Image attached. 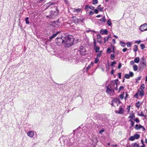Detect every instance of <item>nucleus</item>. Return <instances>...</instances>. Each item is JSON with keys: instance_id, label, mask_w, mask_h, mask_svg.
Segmentation results:
<instances>
[{"instance_id": "32", "label": "nucleus", "mask_w": 147, "mask_h": 147, "mask_svg": "<svg viewBox=\"0 0 147 147\" xmlns=\"http://www.w3.org/2000/svg\"><path fill=\"white\" fill-rule=\"evenodd\" d=\"M29 18L28 17H27L25 18V22L26 24H30V22L29 21Z\"/></svg>"}, {"instance_id": "8", "label": "nucleus", "mask_w": 147, "mask_h": 147, "mask_svg": "<svg viewBox=\"0 0 147 147\" xmlns=\"http://www.w3.org/2000/svg\"><path fill=\"white\" fill-rule=\"evenodd\" d=\"M74 135V134L73 133H72L71 134L70 136L72 137H70L69 139V143H70L71 144H73L74 142V139L73 137V136Z\"/></svg>"}, {"instance_id": "1", "label": "nucleus", "mask_w": 147, "mask_h": 147, "mask_svg": "<svg viewBox=\"0 0 147 147\" xmlns=\"http://www.w3.org/2000/svg\"><path fill=\"white\" fill-rule=\"evenodd\" d=\"M64 43L67 45L71 46L73 44L72 41H73V39L71 38L69 36H67L65 37H64Z\"/></svg>"}, {"instance_id": "10", "label": "nucleus", "mask_w": 147, "mask_h": 147, "mask_svg": "<svg viewBox=\"0 0 147 147\" xmlns=\"http://www.w3.org/2000/svg\"><path fill=\"white\" fill-rule=\"evenodd\" d=\"M112 101H113V102L116 103L117 105V106H118L119 104L121 103V101L118 98H115L113 99Z\"/></svg>"}, {"instance_id": "29", "label": "nucleus", "mask_w": 147, "mask_h": 147, "mask_svg": "<svg viewBox=\"0 0 147 147\" xmlns=\"http://www.w3.org/2000/svg\"><path fill=\"white\" fill-rule=\"evenodd\" d=\"M134 49H133L135 53H136V51L138 50V46L136 45H135L134 46Z\"/></svg>"}, {"instance_id": "6", "label": "nucleus", "mask_w": 147, "mask_h": 147, "mask_svg": "<svg viewBox=\"0 0 147 147\" xmlns=\"http://www.w3.org/2000/svg\"><path fill=\"white\" fill-rule=\"evenodd\" d=\"M134 76V74L131 71H129V74H126L125 75L124 78L129 79L130 77H132Z\"/></svg>"}, {"instance_id": "38", "label": "nucleus", "mask_w": 147, "mask_h": 147, "mask_svg": "<svg viewBox=\"0 0 147 147\" xmlns=\"http://www.w3.org/2000/svg\"><path fill=\"white\" fill-rule=\"evenodd\" d=\"M100 21L101 22H105V17H103L100 19Z\"/></svg>"}, {"instance_id": "17", "label": "nucleus", "mask_w": 147, "mask_h": 147, "mask_svg": "<svg viewBox=\"0 0 147 147\" xmlns=\"http://www.w3.org/2000/svg\"><path fill=\"white\" fill-rule=\"evenodd\" d=\"M51 6L49 2L47 3L44 5L43 7L45 8L44 10H45Z\"/></svg>"}, {"instance_id": "5", "label": "nucleus", "mask_w": 147, "mask_h": 147, "mask_svg": "<svg viewBox=\"0 0 147 147\" xmlns=\"http://www.w3.org/2000/svg\"><path fill=\"white\" fill-rule=\"evenodd\" d=\"M139 29L142 32L147 30V24L144 23L141 25Z\"/></svg>"}, {"instance_id": "14", "label": "nucleus", "mask_w": 147, "mask_h": 147, "mask_svg": "<svg viewBox=\"0 0 147 147\" xmlns=\"http://www.w3.org/2000/svg\"><path fill=\"white\" fill-rule=\"evenodd\" d=\"M73 19L74 21V22L76 24L79 23V20L77 18L76 16H74L73 17Z\"/></svg>"}, {"instance_id": "64", "label": "nucleus", "mask_w": 147, "mask_h": 147, "mask_svg": "<svg viewBox=\"0 0 147 147\" xmlns=\"http://www.w3.org/2000/svg\"><path fill=\"white\" fill-rule=\"evenodd\" d=\"M127 50V48H124V49H123L122 51L123 52H126Z\"/></svg>"}, {"instance_id": "43", "label": "nucleus", "mask_w": 147, "mask_h": 147, "mask_svg": "<svg viewBox=\"0 0 147 147\" xmlns=\"http://www.w3.org/2000/svg\"><path fill=\"white\" fill-rule=\"evenodd\" d=\"M97 37L98 40L100 39L101 38V35L100 34H98L97 36ZM98 42H99V40H98Z\"/></svg>"}, {"instance_id": "62", "label": "nucleus", "mask_w": 147, "mask_h": 147, "mask_svg": "<svg viewBox=\"0 0 147 147\" xmlns=\"http://www.w3.org/2000/svg\"><path fill=\"white\" fill-rule=\"evenodd\" d=\"M108 40V38H104V43H105Z\"/></svg>"}, {"instance_id": "7", "label": "nucleus", "mask_w": 147, "mask_h": 147, "mask_svg": "<svg viewBox=\"0 0 147 147\" xmlns=\"http://www.w3.org/2000/svg\"><path fill=\"white\" fill-rule=\"evenodd\" d=\"M60 31H58L56 33L53 34L51 36L49 37L48 40L51 41L53 39L56 37L58 34L60 33Z\"/></svg>"}, {"instance_id": "61", "label": "nucleus", "mask_w": 147, "mask_h": 147, "mask_svg": "<svg viewBox=\"0 0 147 147\" xmlns=\"http://www.w3.org/2000/svg\"><path fill=\"white\" fill-rule=\"evenodd\" d=\"M105 130L104 129H102L100 131V132H99V133L100 134H102V133Z\"/></svg>"}, {"instance_id": "25", "label": "nucleus", "mask_w": 147, "mask_h": 147, "mask_svg": "<svg viewBox=\"0 0 147 147\" xmlns=\"http://www.w3.org/2000/svg\"><path fill=\"white\" fill-rule=\"evenodd\" d=\"M135 62L138 63L140 61V58L138 57H137L135 58L134 59Z\"/></svg>"}, {"instance_id": "35", "label": "nucleus", "mask_w": 147, "mask_h": 147, "mask_svg": "<svg viewBox=\"0 0 147 147\" xmlns=\"http://www.w3.org/2000/svg\"><path fill=\"white\" fill-rule=\"evenodd\" d=\"M134 70V71H136L138 70V66L137 65H134L133 67Z\"/></svg>"}, {"instance_id": "56", "label": "nucleus", "mask_w": 147, "mask_h": 147, "mask_svg": "<svg viewBox=\"0 0 147 147\" xmlns=\"http://www.w3.org/2000/svg\"><path fill=\"white\" fill-rule=\"evenodd\" d=\"M121 73H119L118 74V76L119 79L121 78Z\"/></svg>"}, {"instance_id": "63", "label": "nucleus", "mask_w": 147, "mask_h": 147, "mask_svg": "<svg viewBox=\"0 0 147 147\" xmlns=\"http://www.w3.org/2000/svg\"><path fill=\"white\" fill-rule=\"evenodd\" d=\"M61 58L62 59H63L64 60H65L67 59V58H66V57H61Z\"/></svg>"}, {"instance_id": "9", "label": "nucleus", "mask_w": 147, "mask_h": 147, "mask_svg": "<svg viewBox=\"0 0 147 147\" xmlns=\"http://www.w3.org/2000/svg\"><path fill=\"white\" fill-rule=\"evenodd\" d=\"M124 112V109L122 108L121 107H120L119 108V110L118 111H115V112L116 113L119 114H123Z\"/></svg>"}, {"instance_id": "19", "label": "nucleus", "mask_w": 147, "mask_h": 147, "mask_svg": "<svg viewBox=\"0 0 147 147\" xmlns=\"http://www.w3.org/2000/svg\"><path fill=\"white\" fill-rule=\"evenodd\" d=\"M94 49L95 50V52H96L98 53L99 51L100 48L96 46L95 47H94Z\"/></svg>"}, {"instance_id": "4", "label": "nucleus", "mask_w": 147, "mask_h": 147, "mask_svg": "<svg viewBox=\"0 0 147 147\" xmlns=\"http://www.w3.org/2000/svg\"><path fill=\"white\" fill-rule=\"evenodd\" d=\"M79 51L80 54L81 55H85L86 54V51L85 46H81L80 48Z\"/></svg>"}, {"instance_id": "37", "label": "nucleus", "mask_w": 147, "mask_h": 147, "mask_svg": "<svg viewBox=\"0 0 147 147\" xmlns=\"http://www.w3.org/2000/svg\"><path fill=\"white\" fill-rule=\"evenodd\" d=\"M124 92H123L122 94H120L119 95V97L121 99H123L124 98Z\"/></svg>"}, {"instance_id": "27", "label": "nucleus", "mask_w": 147, "mask_h": 147, "mask_svg": "<svg viewBox=\"0 0 147 147\" xmlns=\"http://www.w3.org/2000/svg\"><path fill=\"white\" fill-rule=\"evenodd\" d=\"M134 138L135 139H138L139 138H140V136L139 134H135L134 136Z\"/></svg>"}, {"instance_id": "31", "label": "nucleus", "mask_w": 147, "mask_h": 147, "mask_svg": "<svg viewBox=\"0 0 147 147\" xmlns=\"http://www.w3.org/2000/svg\"><path fill=\"white\" fill-rule=\"evenodd\" d=\"M141 103H140L139 101L136 103L135 106L136 107L138 108H139L140 107V106L141 105Z\"/></svg>"}, {"instance_id": "55", "label": "nucleus", "mask_w": 147, "mask_h": 147, "mask_svg": "<svg viewBox=\"0 0 147 147\" xmlns=\"http://www.w3.org/2000/svg\"><path fill=\"white\" fill-rule=\"evenodd\" d=\"M124 88V87L123 86H120L119 89V91H120L122 89H123Z\"/></svg>"}, {"instance_id": "60", "label": "nucleus", "mask_w": 147, "mask_h": 147, "mask_svg": "<svg viewBox=\"0 0 147 147\" xmlns=\"http://www.w3.org/2000/svg\"><path fill=\"white\" fill-rule=\"evenodd\" d=\"M89 8V6L88 5H86L85 6V9L86 10L88 8Z\"/></svg>"}, {"instance_id": "46", "label": "nucleus", "mask_w": 147, "mask_h": 147, "mask_svg": "<svg viewBox=\"0 0 147 147\" xmlns=\"http://www.w3.org/2000/svg\"><path fill=\"white\" fill-rule=\"evenodd\" d=\"M111 58L112 60H113L115 58V55L113 54H112L111 55Z\"/></svg>"}, {"instance_id": "16", "label": "nucleus", "mask_w": 147, "mask_h": 147, "mask_svg": "<svg viewBox=\"0 0 147 147\" xmlns=\"http://www.w3.org/2000/svg\"><path fill=\"white\" fill-rule=\"evenodd\" d=\"M27 135L30 137H32L34 135V133L33 131H29L28 132Z\"/></svg>"}, {"instance_id": "28", "label": "nucleus", "mask_w": 147, "mask_h": 147, "mask_svg": "<svg viewBox=\"0 0 147 147\" xmlns=\"http://www.w3.org/2000/svg\"><path fill=\"white\" fill-rule=\"evenodd\" d=\"M129 121L131 122V123L130 124V125H131V127H130V128H131V127H133L134 125V122H133L131 120V119H129Z\"/></svg>"}, {"instance_id": "45", "label": "nucleus", "mask_w": 147, "mask_h": 147, "mask_svg": "<svg viewBox=\"0 0 147 147\" xmlns=\"http://www.w3.org/2000/svg\"><path fill=\"white\" fill-rule=\"evenodd\" d=\"M129 139L131 141H133L135 140V139L134 138V136H133L130 137Z\"/></svg>"}, {"instance_id": "57", "label": "nucleus", "mask_w": 147, "mask_h": 147, "mask_svg": "<svg viewBox=\"0 0 147 147\" xmlns=\"http://www.w3.org/2000/svg\"><path fill=\"white\" fill-rule=\"evenodd\" d=\"M94 12L96 14H98V9H96L94 10Z\"/></svg>"}, {"instance_id": "42", "label": "nucleus", "mask_w": 147, "mask_h": 147, "mask_svg": "<svg viewBox=\"0 0 147 147\" xmlns=\"http://www.w3.org/2000/svg\"><path fill=\"white\" fill-rule=\"evenodd\" d=\"M111 49L110 48H108L107 50V52L108 53H110L111 52Z\"/></svg>"}, {"instance_id": "11", "label": "nucleus", "mask_w": 147, "mask_h": 147, "mask_svg": "<svg viewBox=\"0 0 147 147\" xmlns=\"http://www.w3.org/2000/svg\"><path fill=\"white\" fill-rule=\"evenodd\" d=\"M59 20L58 19L56 21H54L53 24L55 28H58L59 26L60 23L59 22Z\"/></svg>"}, {"instance_id": "18", "label": "nucleus", "mask_w": 147, "mask_h": 147, "mask_svg": "<svg viewBox=\"0 0 147 147\" xmlns=\"http://www.w3.org/2000/svg\"><path fill=\"white\" fill-rule=\"evenodd\" d=\"M138 92H139V95L140 96L142 97L144 96V93L143 90H139Z\"/></svg>"}, {"instance_id": "22", "label": "nucleus", "mask_w": 147, "mask_h": 147, "mask_svg": "<svg viewBox=\"0 0 147 147\" xmlns=\"http://www.w3.org/2000/svg\"><path fill=\"white\" fill-rule=\"evenodd\" d=\"M140 125H142L140 124L136 125L135 127V129L137 130H139V129H140L141 128V127H140Z\"/></svg>"}, {"instance_id": "51", "label": "nucleus", "mask_w": 147, "mask_h": 147, "mask_svg": "<svg viewBox=\"0 0 147 147\" xmlns=\"http://www.w3.org/2000/svg\"><path fill=\"white\" fill-rule=\"evenodd\" d=\"M99 60V59H98V58H96L95 59L94 62L95 63H97L98 61Z\"/></svg>"}, {"instance_id": "50", "label": "nucleus", "mask_w": 147, "mask_h": 147, "mask_svg": "<svg viewBox=\"0 0 147 147\" xmlns=\"http://www.w3.org/2000/svg\"><path fill=\"white\" fill-rule=\"evenodd\" d=\"M94 14V12L93 11H90L89 13V15H92Z\"/></svg>"}, {"instance_id": "47", "label": "nucleus", "mask_w": 147, "mask_h": 147, "mask_svg": "<svg viewBox=\"0 0 147 147\" xmlns=\"http://www.w3.org/2000/svg\"><path fill=\"white\" fill-rule=\"evenodd\" d=\"M94 32V33L96 32L95 31L92 30H87L86 31V32L87 33H88V32Z\"/></svg>"}, {"instance_id": "20", "label": "nucleus", "mask_w": 147, "mask_h": 147, "mask_svg": "<svg viewBox=\"0 0 147 147\" xmlns=\"http://www.w3.org/2000/svg\"><path fill=\"white\" fill-rule=\"evenodd\" d=\"M142 61H141L142 64V65H146V60L144 58V57H143L142 58Z\"/></svg>"}, {"instance_id": "59", "label": "nucleus", "mask_w": 147, "mask_h": 147, "mask_svg": "<svg viewBox=\"0 0 147 147\" xmlns=\"http://www.w3.org/2000/svg\"><path fill=\"white\" fill-rule=\"evenodd\" d=\"M141 42V40H136L135 41V43L138 44H139Z\"/></svg>"}, {"instance_id": "36", "label": "nucleus", "mask_w": 147, "mask_h": 147, "mask_svg": "<svg viewBox=\"0 0 147 147\" xmlns=\"http://www.w3.org/2000/svg\"><path fill=\"white\" fill-rule=\"evenodd\" d=\"M120 44L123 47H124L125 46V43L123 41H121L120 42Z\"/></svg>"}, {"instance_id": "52", "label": "nucleus", "mask_w": 147, "mask_h": 147, "mask_svg": "<svg viewBox=\"0 0 147 147\" xmlns=\"http://www.w3.org/2000/svg\"><path fill=\"white\" fill-rule=\"evenodd\" d=\"M140 116H142V117H145V115H144V113L143 112L141 111L140 113Z\"/></svg>"}, {"instance_id": "49", "label": "nucleus", "mask_w": 147, "mask_h": 147, "mask_svg": "<svg viewBox=\"0 0 147 147\" xmlns=\"http://www.w3.org/2000/svg\"><path fill=\"white\" fill-rule=\"evenodd\" d=\"M139 92H137V93H136V94L135 95H134V96L136 98H138V96L139 95Z\"/></svg>"}, {"instance_id": "2", "label": "nucleus", "mask_w": 147, "mask_h": 147, "mask_svg": "<svg viewBox=\"0 0 147 147\" xmlns=\"http://www.w3.org/2000/svg\"><path fill=\"white\" fill-rule=\"evenodd\" d=\"M64 37H63L62 35L58 36L57 37L56 42L58 46H60L62 43H64Z\"/></svg>"}, {"instance_id": "54", "label": "nucleus", "mask_w": 147, "mask_h": 147, "mask_svg": "<svg viewBox=\"0 0 147 147\" xmlns=\"http://www.w3.org/2000/svg\"><path fill=\"white\" fill-rule=\"evenodd\" d=\"M89 8H90L91 10H93L94 9V7L92 6H89Z\"/></svg>"}, {"instance_id": "44", "label": "nucleus", "mask_w": 147, "mask_h": 147, "mask_svg": "<svg viewBox=\"0 0 147 147\" xmlns=\"http://www.w3.org/2000/svg\"><path fill=\"white\" fill-rule=\"evenodd\" d=\"M107 24L109 26H110L112 24L110 20H109L107 22Z\"/></svg>"}, {"instance_id": "12", "label": "nucleus", "mask_w": 147, "mask_h": 147, "mask_svg": "<svg viewBox=\"0 0 147 147\" xmlns=\"http://www.w3.org/2000/svg\"><path fill=\"white\" fill-rule=\"evenodd\" d=\"M92 141L95 143H97L98 142V140L96 136L95 135H93L92 136Z\"/></svg>"}, {"instance_id": "58", "label": "nucleus", "mask_w": 147, "mask_h": 147, "mask_svg": "<svg viewBox=\"0 0 147 147\" xmlns=\"http://www.w3.org/2000/svg\"><path fill=\"white\" fill-rule=\"evenodd\" d=\"M121 67V63H119V64L118 68L119 69H120Z\"/></svg>"}, {"instance_id": "13", "label": "nucleus", "mask_w": 147, "mask_h": 147, "mask_svg": "<svg viewBox=\"0 0 147 147\" xmlns=\"http://www.w3.org/2000/svg\"><path fill=\"white\" fill-rule=\"evenodd\" d=\"M100 33L102 34H107L108 33V31L106 29L104 30L102 29L100 30Z\"/></svg>"}, {"instance_id": "33", "label": "nucleus", "mask_w": 147, "mask_h": 147, "mask_svg": "<svg viewBox=\"0 0 147 147\" xmlns=\"http://www.w3.org/2000/svg\"><path fill=\"white\" fill-rule=\"evenodd\" d=\"M102 52V51H99L98 53L96 55V58H98L101 56Z\"/></svg>"}, {"instance_id": "48", "label": "nucleus", "mask_w": 147, "mask_h": 147, "mask_svg": "<svg viewBox=\"0 0 147 147\" xmlns=\"http://www.w3.org/2000/svg\"><path fill=\"white\" fill-rule=\"evenodd\" d=\"M116 64V62L115 61H113L111 62V66L112 67L113 66V65Z\"/></svg>"}, {"instance_id": "23", "label": "nucleus", "mask_w": 147, "mask_h": 147, "mask_svg": "<svg viewBox=\"0 0 147 147\" xmlns=\"http://www.w3.org/2000/svg\"><path fill=\"white\" fill-rule=\"evenodd\" d=\"M94 63L91 62L90 64L88 66L87 68V70H88L91 67H92L93 66Z\"/></svg>"}, {"instance_id": "34", "label": "nucleus", "mask_w": 147, "mask_h": 147, "mask_svg": "<svg viewBox=\"0 0 147 147\" xmlns=\"http://www.w3.org/2000/svg\"><path fill=\"white\" fill-rule=\"evenodd\" d=\"M144 84H142L140 86V89L141 90H143L145 88V86Z\"/></svg>"}, {"instance_id": "15", "label": "nucleus", "mask_w": 147, "mask_h": 147, "mask_svg": "<svg viewBox=\"0 0 147 147\" xmlns=\"http://www.w3.org/2000/svg\"><path fill=\"white\" fill-rule=\"evenodd\" d=\"M113 85L114 86V89L115 90H117V82L116 81H115L113 82Z\"/></svg>"}, {"instance_id": "24", "label": "nucleus", "mask_w": 147, "mask_h": 147, "mask_svg": "<svg viewBox=\"0 0 147 147\" xmlns=\"http://www.w3.org/2000/svg\"><path fill=\"white\" fill-rule=\"evenodd\" d=\"M45 0H39V1L37 3H38V6L41 5L42 4H43L44 1Z\"/></svg>"}, {"instance_id": "26", "label": "nucleus", "mask_w": 147, "mask_h": 147, "mask_svg": "<svg viewBox=\"0 0 147 147\" xmlns=\"http://www.w3.org/2000/svg\"><path fill=\"white\" fill-rule=\"evenodd\" d=\"M81 9L80 8H78L77 9H74L73 11L74 12H80L81 11Z\"/></svg>"}, {"instance_id": "3", "label": "nucleus", "mask_w": 147, "mask_h": 147, "mask_svg": "<svg viewBox=\"0 0 147 147\" xmlns=\"http://www.w3.org/2000/svg\"><path fill=\"white\" fill-rule=\"evenodd\" d=\"M106 88V92L108 94H111L112 91L114 92L113 89L112 88L111 85L110 84L108 85Z\"/></svg>"}, {"instance_id": "41", "label": "nucleus", "mask_w": 147, "mask_h": 147, "mask_svg": "<svg viewBox=\"0 0 147 147\" xmlns=\"http://www.w3.org/2000/svg\"><path fill=\"white\" fill-rule=\"evenodd\" d=\"M98 2L97 0H92V4L94 5L97 4Z\"/></svg>"}, {"instance_id": "30", "label": "nucleus", "mask_w": 147, "mask_h": 147, "mask_svg": "<svg viewBox=\"0 0 147 147\" xmlns=\"http://www.w3.org/2000/svg\"><path fill=\"white\" fill-rule=\"evenodd\" d=\"M100 6H101V5H98L97 6V9H98L100 11H103V7H100Z\"/></svg>"}, {"instance_id": "39", "label": "nucleus", "mask_w": 147, "mask_h": 147, "mask_svg": "<svg viewBox=\"0 0 147 147\" xmlns=\"http://www.w3.org/2000/svg\"><path fill=\"white\" fill-rule=\"evenodd\" d=\"M131 44V42H128L126 43V45L127 47H130Z\"/></svg>"}, {"instance_id": "53", "label": "nucleus", "mask_w": 147, "mask_h": 147, "mask_svg": "<svg viewBox=\"0 0 147 147\" xmlns=\"http://www.w3.org/2000/svg\"><path fill=\"white\" fill-rule=\"evenodd\" d=\"M135 121H136V122L137 123H138L140 122V120L138 118H137L136 119H135Z\"/></svg>"}, {"instance_id": "21", "label": "nucleus", "mask_w": 147, "mask_h": 147, "mask_svg": "<svg viewBox=\"0 0 147 147\" xmlns=\"http://www.w3.org/2000/svg\"><path fill=\"white\" fill-rule=\"evenodd\" d=\"M131 146L133 147H140V145L138 143H135L131 144Z\"/></svg>"}, {"instance_id": "40", "label": "nucleus", "mask_w": 147, "mask_h": 147, "mask_svg": "<svg viewBox=\"0 0 147 147\" xmlns=\"http://www.w3.org/2000/svg\"><path fill=\"white\" fill-rule=\"evenodd\" d=\"M140 47L143 50L145 48V45L144 44H142L140 45Z\"/></svg>"}]
</instances>
